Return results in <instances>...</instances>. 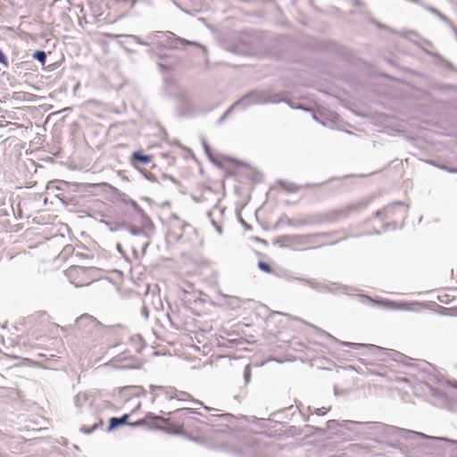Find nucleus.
Returning a JSON list of instances; mask_svg holds the SVG:
<instances>
[{"mask_svg": "<svg viewBox=\"0 0 457 457\" xmlns=\"http://www.w3.org/2000/svg\"><path fill=\"white\" fill-rule=\"evenodd\" d=\"M258 267L261 270L266 272V273H270L271 272V268L270 266L265 262H258Z\"/></svg>", "mask_w": 457, "mask_h": 457, "instance_id": "obj_22", "label": "nucleus"}, {"mask_svg": "<svg viewBox=\"0 0 457 457\" xmlns=\"http://www.w3.org/2000/svg\"><path fill=\"white\" fill-rule=\"evenodd\" d=\"M353 209H356V205L354 204L348 206L345 210H344V212H345V214H347Z\"/></svg>", "mask_w": 457, "mask_h": 457, "instance_id": "obj_32", "label": "nucleus"}, {"mask_svg": "<svg viewBox=\"0 0 457 457\" xmlns=\"http://www.w3.org/2000/svg\"><path fill=\"white\" fill-rule=\"evenodd\" d=\"M87 400L85 394L79 393L75 396V404L80 408L82 404Z\"/></svg>", "mask_w": 457, "mask_h": 457, "instance_id": "obj_19", "label": "nucleus"}, {"mask_svg": "<svg viewBox=\"0 0 457 457\" xmlns=\"http://www.w3.org/2000/svg\"><path fill=\"white\" fill-rule=\"evenodd\" d=\"M132 162L137 164L146 165L151 162V156L144 154L140 152H134L131 157Z\"/></svg>", "mask_w": 457, "mask_h": 457, "instance_id": "obj_8", "label": "nucleus"}, {"mask_svg": "<svg viewBox=\"0 0 457 457\" xmlns=\"http://www.w3.org/2000/svg\"><path fill=\"white\" fill-rule=\"evenodd\" d=\"M244 378H245V383H249L250 380H251V367H250V364H248V365H246L245 367Z\"/></svg>", "mask_w": 457, "mask_h": 457, "instance_id": "obj_23", "label": "nucleus"}, {"mask_svg": "<svg viewBox=\"0 0 457 457\" xmlns=\"http://www.w3.org/2000/svg\"><path fill=\"white\" fill-rule=\"evenodd\" d=\"M81 431L85 432V433H89V430H87L85 429L84 428H81Z\"/></svg>", "mask_w": 457, "mask_h": 457, "instance_id": "obj_37", "label": "nucleus"}, {"mask_svg": "<svg viewBox=\"0 0 457 457\" xmlns=\"http://www.w3.org/2000/svg\"><path fill=\"white\" fill-rule=\"evenodd\" d=\"M162 420L164 424H169V419L156 416L152 412H149L146 414L143 419L130 424L133 427H138V426H144V425H149L153 428H155V421Z\"/></svg>", "mask_w": 457, "mask_h": 457, "instance_id": "obj_3", "label": "nucleus"}, {"mask_svg": "<svg viewBox=\"0 0 457 457\" xmlns=\"http://www.w3.org/2000/svg\"><path fill=\"white\" fill-rule=\"evenodd\" d=\"M178 40L183 44V45H188V46H199L196 42L195 41H189V40H187V39H183V38H178Z\"/></svg>", "mask_w": 457, "mask_h": 457, "instance_id": "obj_28", "label": "nucleus"}, {"mask_svg": "<svg viewBox=\"0 0 457 457\" xmlns=\"http://www.w3.org/2000/svg\"><path fill=\"white\" fill-rule=\"evenodd\" d=\"M227 302L226 304L233 310L238 309L241 307L242 301L236 296H226Z\"/></svg>", "mask_w": 457, "mask_h": 457, "instance_id": "obj_16", "label": "nucleus"}, {"mask_svg": "<svg viewBox=\"0 0 457 457\" xmlns=\"http://www.w3.org/2000/svg\"><path fill=\"white\" fill-rule=\"evenodd\" d=\"M334 423H336V420H328V427L331 428V425L334 424Z\"/></svg>", "mask_w": 457, "mask_h": 457, "instance_id": "obj_34", "label": "nucleus"}, {"mask_svg": "<svg viewBox=\"0 0 457 457\" xmlns=\"http://www.w3.org/2000/svg\"><path fill=\"white\" fill-rule=\"evenodd\" d=\"M101 326L93 316L85 313L76 320V327L84 333L90 334Z\"/></svg>", "mask_w": 457, "mask_h": 457, "instance_id": "obj_2", "label": "nucleus"}, {"mask_svg": "<svg viewBox=\"0 0 457 457\" xmlns=\"http://www.w3.org/2000/svg\"><path fill=\"white\" fill-rule=\"evenodd\" d=\"M341 344L344 345H346L348 347H351L353 349H359V348L366 346V345H364V344L351 343V342H342Z\"/></svg>", "mask_w": 457, "mask_h": 457, "instance_id": "obj_24", "label": "nucleus"}, {"mask_svg": "<svg viewBox=\"0 0 457 457\" xmlns=\"http://www.w3.org/2000/svg\"><path fill=\"white\" fill-rule=\"evenodd\" d=\"M142 314H143V316H144L145 318H146V319L148 318V311H147L146 307H144V308L142 309Z\"/></svg>", "mask_w": 457, "mask_h": 457, "instance_id": "obj_33", "label": "nucleus"}, {"mask_svg": "<svg viewBox=\"0 0 457 457\" xmlns=\"http://www.w3.org/2000/svg\"><path fill=\"white\" fill-rule=\"evenodd\" d=\"M284 99H285V100H287L286 98H284ZM285 102L288 104V106H289V107H292V104H289L287 101H285Z\"/></svg>", "mask_w": 457, "mask_h": 457, "instance_id": "obj_38", "label": "nucleus"}, {"mask_svg": "<svg viewBox=\"0 0 457 457\" xmlns=\"http://www.w3.org/2000/svg\"><path fill=\"white\" fill-rule=\"evenodd\" d=\"M216 229H217V231H218V233H219V234H221V233H222V228H221V227H220V225H219V226H217Z\"/></svg>", "mask_w": 457, "mask_h": 457, "instance_id": "obj_36", "label": "nucleus"}, {"mask_svg": "<svg viewBox=\"0 0 457 457\" xmlns=\"http://www.w3.org/2000/svg\"><path fill=\"white\" fill-rule=\"evenodd\" d=\"M129 414H124L121 417H112L110 420L108 430L112 431L122 425L128 424Z\"/></svg>", "mask_w": 457, "mask_h": 457, "instance_id": "obj_7", "label": "nucleus"}, {"mask_svg": "<svg viewBox=\"0 0 457 457\" xmlns=\"http://www.w3.org/2000/svg\"><path fill=\"white\" fill-rule=\"evenodd\" d=\"M0 63L7 64V59L3 51L0 49Z\"/></svg>", "mask_w": 457, "mask_h": 457, "instance_id": "obj_30", "label": "nucleus"}, {"mask_svg": "<svg viewBox=\"0 0 457 457\" xmlns=\"http://www.w3.org/2000/svg\"><path fill=\"white\" fill-rule=\"evenodd\" d=\"M431 12L433 13H435L436 16H438V18L441 21H443L444 22L449 23V20L444 14H442L438 10H436L435 8H431Z\"/></svg>", "mask_w": 457, "mask_h": 457, "instance_id": "obj_25", "label": "nucleus"}, {"mask_svg": "<svg viewBox=\"0 0 457 457\" xmlns=\"http://www.w3.org/2000/svg\"><path fill=\"white\" fill-rule=\"evenodd\" d=\"M379 303L384 305V306H386V307L396 308V303L395 302L386 301V302H381Z\"/></svg>", "mask_w": 457, "mask_h": 457, "instance_id": "obj_29", "label": "nucleus"}, {"mask_svg": "<svg viewBox=\"0 0 457 457\" xmlns=\"http://www.w3.org/2000/svg\"><path fill=\"white\" fill-rule=\"evenodd\" d=\"M151 392L154 393L155 390L162 391L169 399H170V395H174L176 392V388L174 387H165L162 386H150Z\"/></svg>", "mask_w": 457, "mask_h": 457, "instance_id": "obj_12", "label": "nucleus"}, {"mask_svg": "<svg viewBox=\"0 0 457 457\" xmlns=\"http://www.w3.org/2000/svg\"><path fill=\"white\" fill-rule=\"evenodd\" d=\"M383 213V210H378L376 212V217H379L380 215H382Z\"/></svg>", "mask_w": 457, "mask_h": 457, "instance_id": "obj_35", "label": "nucleus"}, {"mask_svg": "<svg viewBox=\"0 0 457 457\" xmlns=\"http://www.w3.org/2000/svg\"><path fill=\"white\" fill-rule=\"evenodd\" d=\"M360 423L358 422H355V421H352V420H343L340 424V427L347 429V430H350V431H354L355 430V428L359 425Z\"/></svg>", "mask_w": 457, "mask_h": 457, "instance_id": "obj_17", "label": "nucleus"}, {"mask_svg": "<svg viewBox=\"0 0 457 457\" xmlns=\"http://www.w3.org/2000/svg\"><path fill=\"white\" fill-rule=\"evenodd\" d=\"M239 106V104H233L225 112L224 114L220 118L219 122H222L227 119V117L231 113V112L236 108Z\"/></svg>", "mask_w": 457, "mask_h": 457, "instance_id": "obj_21", "label": "nucleus"}, {"mask_svg": "<svg viewBox=\"0 0 457 457\" xmlns=\"http://www.w3.org/2000/svg\"><path fill=\"white\" fill-rule=\"evenodd\" d=\"M278 184L288 193H296L302 188L301 186H298L292 182H287L284 180L278 181Z\"/></svg>", "mask_w": 457, "mask_h": 457, "instance_id": "obj_10", "label": "nucleus"}, {"mask_svg": "<svg viewBox=\"0 0 457 457\" xmlns=\"http://www.w3.org/2000/svg\"><path fill=\"white\" fill-rule=\"evenodd\" d=\"M328 411H329V408L321 407V408L315 409L314 412H315V414L321 416V415L326 414Z\"/></svg>", "mask_w": 457, "mask_h": 457, "instance_id": "obj_27", "label": "nucleus"}, {"mask_svg": "<svg viewBox=\"0 0 457 457\" xmlns=\"http://www.w3.org/2000/svg\"><path fill=\"white\" fill-rule=\"evenodd\" d=\"M285 101L286 100L282 97L281 94L271 95L268 91L254 90L243 96L236 102V104H239V106L245 109L253 104H278Z\"/></svg>", "mask_w": 457, "mask_h": 457, "instance_id": "obj_1", "label": "nucleus"}, {"mask_svg": "<svg viewBox=\"0 0 457 457\" xmlns=\"http://www.w3.org/2000/svg\"><path fill=\"white\" fill-rule=\"evenodd\" d=\"M300 280L304 282L307 286H309L310 287H312L315 290H318V291L327 290V287L324 284L318 282L316 279H303V278Z\"/></svg>", "mask_w": 457, "mask_h": 457, "instance_id": "obj_13", "label": "nucleus"}, {"mask_svg": "<svg viewBox=\"0 0 457 457\" xmlns=\"http://www.w3.org/2000/svg\"><path fill=\"white\" fill-rule=\"evenodd\" d=\"M189 225L187 221L180 220L176 214L170 217V229L172 233L180 238L185 231V228Z\"/></svg>", "mask_w": 457, "mask_h": 457, "instance_id": "obj_4", "label": "nucleus"}, {"mask_svg": "<svg viewBox=\"0 0 457 457\" xmlns=\"http://www.w3.org/2000/svg\"><path fill=\"white\" fill-rule=\"evenodd\" d=\"M203 145H204V148L205 153H206L209 156H211V148H210V146L208 145V144H207L205 141H204V142H203Z\"/></svg>", "mask_w": 457, "mask_h": 457, "instance_id": "obj_31", "label": "nucleus"}, {"mask_svg": "<svg viewBox=\"0 0 457 457\" xmlns=\"http://www.w3.org/2000/svg\"><path fill=\"white\" fill-rule=\"evenodd\" d=\"M283 238L288 244L307 245L312 242L309 236H285Z\"/></svg>", "mask_w": 457, "mask_h": 457, "instance_id": "obj_6", "label": "nucleus"}, {"mask_svg": "<svg viewBox=\"0 0 457 457\" xmlns=\"http://www.w3.org/2000/svg\"><path fill=\"white\" fill-rule=\"evenodd\" d=\"M173 413L179 415L180 418H189V414H200V412L192 408H179Z\"/></svg>", "mask_w": 457, "mask_h": 457, "instance_id": "obj_15", "label": "nucleus"}, {"mask_svg": "<svg viewBox=\"0 0 457 457\" xmlns=\"http://www.w3.org/2000/svg\"><path fill=\"white\" fill-rule=\"evenodd\" d=\"M123 202L126 204H129L133 208V210L135 211V212L137 214H138L142 218L145 217V213L144 210L137 204V202H135L134 200H132L130 198H128V199L123 198Z\"/></svg>", "mask_w": 457, "mask_h": 457, "instance_id": "obj_14", "label": "nucleus"}, {"mask_svg": "<svg viewBox=\"0 0 457 457\" xmlns=\"http://www.w3.org/2000/svg\"><path fill=\"white\" fill-rule=\"evenodd\" d=\"M155 398H156V395H154L152 399V402H154L155 401Z\"/></svg>", "mask_w": 457, "mask_h": 457, "instance_id": "obj_40", "label": "nucleus"}, {"mask_svg": "<svg viewBox=\"0 0 457 457\" xmlns=\"http://www.w3.org/2000/svg\"><path fill=\"white\" fill-rule=\"evenodd\" d=\"M212 223H213L214 227L217 228L218 225L214 221Z\"/></svg>", "mask_w": 457, "mask_h": 457, "instance_id": "obj_41", "label": "nucleus"}, {"mask_svg": "<svg viewBox=\"0 0 457 457\" xmlns=\"http://www.w3.org/2000/svg\"><path fill=\"white\" fill-rule=\"evenodd\" d=\"M168 427H158L155 426V428L161 429L162 431H166L170 434H175V435H183L184 430L182 428V426H175L170 424L169 421V424H166Z\"/></svg>", "mask_w": 457, "mask_h": 457, "instance_id": "obj_9", "label": "nucleus"}, {"mask_svg": "<svg viewBox=\"0 0 457 457\" xmlns=\"http://www.w3.org/2000/svg\"><path fill=\"white\" fill-rule=\"evenodd\" d=\"M284 99H285V100H287L286 98H284ZM285 102L288 104V106H289V107H292V104H289L287 101H285Z\"/></svg>", "mask_w": 457, "mask_h": 457, "instance_id": "obj_39", "label": "nucleus"}, {"mask_svg": "<svg viewBox=\"0 0 457 457\" xmlns=\"http://www.w3.org/2000/svg\"><path fill=\"white\" fill-rule=\"evenodd\" d=\"M33 58L44 65L46 61V54L44 51L37 50L33 54Z\"/></svg>", "mask_w": 457, "mask_h": 457, "instance_id": "obj_18", "label": "nucleus"}, {"mask_svg": "<svg viewBox=\"0 0 457 457\" xmlns=\"http://www.w3.org/2000/svg\"><path fill=\"white\" fill-rule=\"evenodd\" d=\"M128 229L133 236L143 237L145 239L144 242L142 243V248L144 251H145V249L149 245V242L147 240V234L145 233V231L141 228L134 226H129Z\"/></svg>", "mask_w": 457, "mask_h": 457, "instance_id": "obj_5", "label": "nucleus"}, {"mask_svg": "<svg viewBox=\"0 0 457 457\" xmlns=\"http://www.w3.org/2000/svg\"><path fill=\"white\" fill-rule=\"evenodd\" d=\"M128 37H130L131 39H133L137 44H140V45H143V46H147L148 45L146 42L143 41L139 37H137L136 35H129Z\"/></svg>", "mask_w": 457, "mask_h": 457, "instance_id": "obj_26", "label": "nucleus"}, {"mask_svg": "<svg viewBox=\"0 0 457 457\" xmlns=\"http://www.w3.org/2000/svg\"><path fill=\"white\" fill-rule=\"evenodd\" d=\"M400 433L402 435H406V436H419V437H426V436L422 433H419V432H414V431H411V430H405V429H401Z\"/></svg>", "mask_w": 457, "mask_h": 457, "instance_id": "obj_20", "label": "nucleus"}, {"mask_svg": "<svg viewBox=\"0 0 457 457\" xmlns=\"http://www.w3.org/2000/svg\"><path fill=\"white\" fill-rule=\"evenodd\" d=\"M171 399H177L179 401H187V400L193 401L192 396L188 393L184 392V391H178L177 389H176L175 394L170 395V400ZM194 402L200 405H203V403H201V402L195 401V400H194Z\"/></svg>", "mask_w": 457, "mask_h": 457, "instance_id": "obj_11", "label": "nucleus"}]
</instances>
